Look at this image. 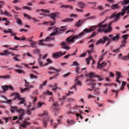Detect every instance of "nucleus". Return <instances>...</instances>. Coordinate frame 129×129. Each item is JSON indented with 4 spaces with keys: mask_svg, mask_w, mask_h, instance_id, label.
Segmentation results:
<instances>
[{
    "mask_svg": "<svg viewBox=\"0 0 129 129\" xmlns=\"http://www.w3.org/2000/svg\"><path fill=\"white\" fill-rule=\"evenodd\" d=\"M30 120L29 118H27L25 119L24 121H23L22 123L20 125V126L23 128H26V126L28 125H29L30 124V123L29 122L27 121Z\"/></svg>",
    "mask_w": 129,
    "mask_h": 129,
    "instance_id": "nucleus-11",
    "label": "nucleus"
},
{
    "mask_svg": "<svg viewBox=\"0 0 129 129\" xmlns=\"http://www.w3.org/2000/svg\"><path fill=\"white\" fill-rule=\"evenodd\" d=\"M59 28H55L53 30L54 31H56V32H57V34H61L64 31L63 30H62L61 29H58Z\"/></svg>",
    "mask_w": 129,
    "mask_h": 129,
    "instance_id": "nucleus-19",
    "label": "nucleus"
},
{
    "mask_svg": "<svg viewBox=\"0 0 129 129\" xmlns=\"http://www.w3.org/2000/svg\"><path fill=\"white\" fill-rule=\"evenodd\" d=\"M96 35V32L95 31L92 33V35L89 37L90 38H91L92 37L95 36Z\"/></svg>",
    "mask_w": 129,
    "mask_h": 129,
    "instance_id": "nucleus-53",
    "label": "nucleus"
},
{
    "mask_svg": "<svg viewBox=\"0 0 129 129\" xmlns=\"http://www.w3.org/2000/svg\"><path fill=\"white\" fill-rule=\"evenodd\" d=\"M1 88L4 92H5L8 90V85H7L2 86H1Z\"/></svg>",
    "mask_w": 129,
    "mask_h": 129,
    "instance_id": "nucleus-27",
    "label": "nucleus"
},
{
    "mask_svg": "<svg viewBox=\"0 0 129 129\" xmlns=\"http://www.w3.org/2000/svg\"><path fill=\"white\" fill-rule=\"evenodd\" d=\"M52 89L53 90V91H56L57 89V87H51Z\"/></svg>",
    "mask_w": 129,
    "mask_h": 129,
    "instance_id": "nucleus-60",
    "label": "nucleus"
},
{
    "mask_svg": "<svg viewBox=\"0 0 129 129\" xmlns=\"http://www.w3.org/2000/svg\"><path fill=\"white\" fill-rule=\"evenodd\" d=\"M23 8L24 9H26L30 11L32 10V9L30 7L27 6L23 7Z\"/></svg>",
    "mask_w": 129,
    "mask_h": 129,
    "instance_id": "nucleus-48",
    "label": "nucleus"
},
{
    "mask_svg": "<svg viewBox=\"0 0 129 129\" xmlns=\"http://www.w3.org/2000/svg\"><path fill=\"white\" fill-rule=\"evenodd\" d=\"M97 8L100 10H102L104 9L102 6H99Z\"/></svg>",
    "mask_w": 129,
    "mask_h": 129,
    "instance_id": "nucleus-64",
    "label": "nucleus"
},
{
    "mask_svg": "<svg viewBox=\"0 0 129 129\" xmlns=\"http://www.w3.org/2000/svg\"><path fill=\"white\" fill-rule=\"evenodd\" d=\"M74 20L72 18H67L61 20V21L64 22H71Z\"/></svg>",
    "mask_w": 129,
    "mask_h": 129,
    "instance_id": "nucleus-22",
    "label": "nucleus"
},
{
    "mask_svg": "<svg viewBox=\"0 0 129 129\" xmlns=\"http://www.w3.org/2000/svg\"><path fill=\"white\" fill-rule=\"evenodd\" d=\"M47 63L45 64V65H47L48 64H50L52 63V61L50 58H48L46 60Z\"/></svg>",
    "mask_w": 129,
    "mask_h": 129,
    "instance_id": "nucleus-37",
    "label": "nucleus"
},
{
    "mask_svg": "<svg viewBox=\"0 0 129 129\" xmlns=\"http://www.w3.org/2000/svg\"><path fill=\"white\" fill-rule=\"evenodd\" d=\"M15 71L19 74H21L23 73V74L25 73L24 71L22 70H20L19 69H14Z\"/></svg>",
    "mask_w": 129,
    "mask_h": 129,
    "instance_id": "nucleus-29",
    "label": "nucleus"
},
{
    "mask_svg": "<svg viewBox=\"0 0 129 129\" xmlns=\"http://www.w3.org/2000/svg\"><path fill=\"white\" fill-rule=\"evenodd\" d=\"M78 5L80 8H83L85 7V4L82 2H78Z\"/></svg>",
    "mask_w": 129,
    "mask_h": 129,
    "instance_id": "nucleus-24",
    "label": "nucleus"
},
{
    "mask_svg": "<svg viewBox=\"0 0 129 129\" xmlns=\"http://www.w3.org/2000/svg\"><path fill=\"white\" fill-rule=\"evenodd\" d=\"M54 32H53L51 33L50 34V36H54L55 35H57V32H56V31H54Z\"/></svg>",
    "mask_w": 129,
    "mask_h": 129,
    "instance_id": "nucleus-47",
    "label": "nucleus"
},
{
    "mask_svg": "<svg viewBox=\"0 0 129 129\" xmlns=\"http://www.w3.org/2000/svg\"><path fill=\"white\" fill-rule=\"evenodd\" d=\"M85 34L84 32H82L79 34L78 36H71L67 38L66 39V42H62L61 45L62 48L67 50H69L70 49V47L68 45L70 44L71 43H73L75 41V40L78 38L79 37Z\"/></svg>",
    "mask_w": 129,
    "mask_h": 129,
    "instance_id": "nucleus-1",
    "label": "nucleus"
},
{
    "mask_svg": "<svg viewBox=\"0 0 129 129\" xmlns=\"http://www.w3.org/2000/svg\"><path fill=\"white\" fill-rule=\"evenodd\" d=\"M4 14L6 15L7 16L9 17H11V16L10 14L6 11H5L4 13Z\"/></svg>",
    "mask_w": 129,
    "mask_h": 129,
    "instance_id": "nucleus-43",
    "label": "nucleus"
},
{
    "mask_svg": "<svg viewBox=\"0 0 129 129\" xmlns=\"http://www.w3.org/2000/svg\"><path fill=\"white\" fill-rule=\"evenodd\" d=\"M73 65L74 66H79V64L76 61H74L73 62Z\"/></svg>",
    "mask_w": 129,
    "mask_h": 129,
    "instance_id": "nucleus-55",
    "label": "nucleus"
},
{
    "mask_svg": "<svg viewBox=\"0 0 129 129\" xmlns=\"http://www.w3.org/2000/svg\"><path fill=\"white\" fill-rule=\"evenodd\" d=\"M40 11H41L43 12L44 13H50V11L48 10H44L43 9L37 10L36 11L37 12H39Z\"/></svg>",
    "mask_w": 129,
    "mask_h": 129,
    "instance_id": "nucleus-26",
    "label": "nucleus"
},
{
    "mask_svg": "<svg viewBox=\"0 0 129 129\" xmlns=\"http://www.w3.org/2000/svg\"><path fill=\"white\" fill-rule=\"evenodd\" d=\"M126 43V40H123L121 43V44L120 46V47H124Z\"/></svg>",
    "mask_w": 129,
    "mask_h": 129,
    "instance_id": "nucleus-33",
    "label": "nucleus"
},
{
    "mask_svg": "<svg viewBox=\"0 0 129 129\" xmlns=\"http://www.w3.org/2000/svg\"><path fill=\"white\" fill-rule=\"evenodd\" d=\"M4 52L5 55V56H7L11 54V52H9L8 50H4ZM11 54L12 56H13L14 55L13 53H11Z\"/></svg>",
    "mask_w": 129,
    "mask_h": 129,
    "instance_id": "nucleus-28",
    "label": "nucleus"
},
{
    "mask_svg": "<svg viewBox=\"0 0 129 129\" xmlns=\"http://www.w3.org/2000/svg\"><path fill=\"white\" fill-rule=\"evenodd\" d=\"M13 95L15 96V98L13 99L14 100H16L17 99L19 100H20L19 103V104H24L25 101V99L24 98H21L20 94L18 93H12Z\"/></svg>",
    "mask_w": 129,
    "mask_h": 129,
    "instance_id": "nucleus-4",
    "label": "nucleus"
},
{
    "mask_svg": "<svg viewBox=\"0 0 129 129\" xmlns=\"http://www.w3.org/2000/svg\"><path fill=\"white\" fill-rule=\"evenodd\" d=\"M86 76L87 77H89L90 78H92V77H97L100 81H102L103 80L102 78H100V76H99L96 75L94 73L92 72L86 74Z\"/></svg>",
    "mask_w": 129,
    "mask_h": 129,
    "instance_id": "nucleus-9",
    "label": "nucleus"
},
{
    "mask_svg": "<svg viewBox=\"0 0 129 129\" xmlns=\"http://www.w3.org/2000/svg\"><path fill=\"white\" fill-rule=\"evenodd\" d=\"M70 73H67L63 75V76L64 77H66L68 76L70 74Z\"/></svg>",
    "mask_w": 129,
    "mask_h": 129,
    "instance_id": "nucleus-63",
    "label": "nucleus"
},
{
    "mask_svg": "<svg viewBox=\"0 0 129 129\" xmlns=\"http://www.w3.org/2000/svg\"><path fill=\"white\" fill-rule=\"evenodd\" d=\"M104 22V21H103L100 23L97 26H95L93 25L91 26L89 29V32H91L94 30L98 27L99 28L97 29L98 32H104L105 33V24H103Z\"/></svg>",
    "mask_w": 129,
    "mask_h": 129,
    "instance_id": "nucleus-3",
    "label": "nucleus"
},
{
    "mask_svg": "<svg viewBox=\"0 0 129 129\" xmlns=\"http://www.w3.org/2000/svg\"><path fill=\"white\" fill-rule=\"evenodd\" d=\"M104 55V53L100 57L99 59V60L98 62L97 68L98 69H100L102 68L105 65V62H103L101 64H100V61L104 59L103 56Z\"/></svg>",
    "mask_w": 129,
    "mask_h": 129,
    "instance_id": "nucleus-7",
    "label": "nucleus"
},
{
    "mask_svg": "<svg viewBox=\"0 0 129 129\" xmlns=\"http://www.w3.org/2000/svg\"><path fill=\"white\" fill-rule=\"evenodd\" d=\"M14 39L15 40L20 41H24L26 39L25 37L24 36H23L20 38H19L16 36H15V37H14Z\"/></svg>",
    "mask_w": 129,
    "mask_h": 129,
    "instance_id": "nucleus-17",
    "label": "nucleus"
},
{
    "mask_svg": "<svg viewBox=\"0 0 129 129\" xmlns=\"http://www.w3.org/2000/svg\"><path fill=\"white\" fill-rule=\"evenodd\" d=\"M16 22L19 25H21L22 24V22L21 20L19 19H18L16 20Z\"/></svg>",
    "mask_w": 129,
    "mask_h": 129,
    "instance_id": "nucleus-44",
    "label": "nucleus"
},
{
    "mask_svg": "<svg viewBox=\"0 0 129 129\" xmlns=\"http://www.w3.org/2000/svg\"><path fill=\"white\" fill-rule=\"evenodd\" d=\"M120 3H121L122 5H125L128 3H129V0H123V2H120Z\"/></svg>",
    "mask_w": 129,
    "mask_h": 129,
    "instance_id": "nucleus-34",
    "label": "nucleus"
},
{
    "mask_svg": "<svg viewBox=\"0 0 129 129\" xmlns=\"http://www.w3.org/2000/svg\"><path fill=\"white\" fill-rule=\"evenodd\" d=\"M30 78L31 79H37L38 78L37 76L34 75L33 74H31L30 75Z\"/></svg>",
    "mask_w": 129,
    "mask_h": 129,
    "instance_id": "nucleus-40",
    "label": "nucleus"
},
{
    "mask_svg": "<svg viewBox=\"0 0 129 129\" xmlns=\"http://www.w3.org/2000/svg\"><path fill=\"white\" fill-rule=\"evenodd\" d=\"M83 21L81 20H79L75 24V25L77 27H80L82 24Z\"/></svg>",
    "mask_w": 129,
    "mask_h": 129,
    "instance_id": "nucleus-20",
    "label": "nucleus"
},
{
    "mask_svg": "<svg viewBox=\"0 0 129 129\" xmlns=\"http://www.w3.org/2000/svg\"><path fill=\"white\" fill-rule=\"evenodd\" d=\"M86 55V53H84L82 54L80 56H79L80 57H85Z\"/></svg>",
    "mask_w": 129,
    "mask_h": 129,
    "instance_id": "nucleus-61",
    "label": "nucleus"
},
{
    "mask_svg": "<svg viewBox=\"0 0 129 129\" xmlns=\"http://www.w3.org/2000/svg\"><path fill=\"white\" fill-rule=\"evenodd\" d=\"M40 50L38 49H36L34 51V53L35 54H38L39 53Z\"/></svg>",
    "mask_w": 129,
    "mask_h": 129,
    "instance_id": "nucleus-54",
    "label": "nucleus"
},
{
    "mask_svg": "<svg viewBox=\"0 0 129 129\" xmlns=\"http://www.w3.org/2000/svg\"><path fill=\"white\" fill-rule=\"evenodd\" d=\"M39 116L40 117L44 118L43 122V126L44 127L46 128V127L48 124V122L49 120L50 121L51 125H52L53 121L52 120H50L49 117L48 116V113L47 112L44 111L42 113L40 114Z\"/></svg>",
    "mask_w": 129,
    "mask_h": 129,
    "instance_id": "nucleus-2",
    "label": "nucleus"
},
{
    "mask_svg": "<svg viewBox=\"0 0 129 129\" xmlns=\"http://www.w3.org/2000/svg\"><path fill=\"white\" fill-rule=\"evenodd\" d=\"M105 42V36H104L103 38L98 40L96 42L95 44L98 45L100 44L104 43Z\"/></svg>",
    "mask_w": 129,
    "mask_h": 129,
    "instance_id": "nucleus-14",
    "label": "nucleus"
},
{
    "mask_svg": "<svg viewBox=\"0 0 129 129\" xmlns=\"http://www.w3.org/2000/svg\"><path fill=\"white\" fill-rule=\"evenodd\" d=\"M44 41H45L44 40H39V44L41 46L45 45V44H44V43H43V42Z\"/></svg>",
    "mask_w": 129,
    "mask_h": 129,
    "instance_id": "nucleus-39",
    "label": "nucleus"
},
{
    "mask_svg": "<svg viewBox=\"0 0 129 129\" xmlns=\"http://www.w3.org/2000/svg\"><path fill=\"white\" fill-rule=\"evenodd\" d=\"M45 103L44 102H39L37 104V108H40L43 105H44Z\"/></svg>",
    "mask_w": 129,
    "mask_h": 129,
    "instance_id": "nucleus-31",
    "label": "nucleus"
},
{
    "mask_svg": "<svg viewBox=\"0 0 129 129\" xmlns=\"http://www.w3.org/2000/svg\"><path fill=\"white\" fill-rule=\"evenodd\" d=\"M31 106V104H30L29 105H28L27 109L26 110V111L27 112L28 114L29 115H30L32 113V112H31V111H34L36 109V108H35L34 107L32 108L31 109H30V108Z\"/></svg>",
    "mask_w": 129,
    "mask_h": 129,
    "instance_id": "nucleus-13",
    "label": "nucleus"
},
{
    "mask_svg": "<svg viewBox=\"0 0 129 129\" xmlns=\"http://www.w3.org/2000/svg\"><path fill=\"white\" fill-rule=\"evenodd\" d=\"M48 69L51 70H54L57 72H59L60 71V70L58 69H57L54 68L53 67H51L48 68Z\"/></svg>",
    "mask_w": 129,
    "mask_h": 129,
    "instance_id": "nucleus-30",
    "label": "nucleus"
},
{
    "mask_svg": "<svg viewBox=\"0 0 129 129\" xmlns=\"http://www.w3.org/2000/svg\"><path fill=\"white\" fill-rule=\"evenodd\" d=\"M24 16L25 17H27L28 19H31V17L30 15L25 13L24 14Z\"/></svg>",
    "mask_w": 129,
    "mask_h": 129,
    "instance_id": "nucleus-42",
    "label": "nucleus"
},
{
    "mask_svg": "<svg viewBox=\"0 0 129 129\" xmlns=\"http://www.w3.org/2000/svg\"><path fill=\"white\" fill-rule=\"evenodd\" d=\"M29 90V88H28L26 87L25 88H24L23 89H21V92L23 91H28Z\"/></svg>",
    "mask_w": 129,
    "mask_h": 129,
    "instance_id": "nucleus-45",
    "label": "nucleus"
},
{
    "mask_svg": "<svg viewBox=\"0 0 129 129\" xmlns=\"http://www.w3.org/2000/svg\"><path fill=\"white\" fill-rule=\"evenodd\" d=\"M90 81L91 82H95V81L94 80H93L92 78H90L89 79H87L86 80V81L88 82V81Z\"/></svg>",
    "mask_w": 129,
    "mask_h": 129,
    "instance_id": "nucleus-57",
    "label": "nucleus"
},
{
    "mask_svg": "<svg viewBox=\"0 0 129 129\" xmlns=\"http://www.w3.org/2000/svg\"><path fill=\"white\" fill-rule=\"evenodd\" d=\"M59 74H57L56 75L54 76H53L50 78H49V79L50 80H52V79H54L56 77H57L58 76H59Z\"/></svg>",
    "mask_w": 129,
    "mask_h": 129,
    "instance_id": "nucleus-46",
    "label": "nucleus"
},
{
    "mask_svg": "<svg viewBox=\"0 0 129 129\" xmlns=\"http://www.w3.org/2000/svg\"><path fill=\"white\" fill-rule=\"evenodd\" d=\"M58 14V13L56 12L54 13H52L50 15V16L51 18L53 20H54L56 17H57V15Z\"/></svg>",
    "mask_w": 129,
    "mask_h": 129,
    "instance_id": "nucleus-15",
    "label": "nucleus"
},
{
    "mask_svg": "<svg viewBox=\"0 0 129 129\" xmlns=\"http://www.w3.org/2000/svg\"><path fill=\"white\" fill-rule=\"evenodd\" d=\"M61 51L53 53L52 54L53 57L55 59H57L61 57Z\"/></svg>",
    "mask_w": 129,
    "mask_h": 129,
    "instance_id": "nucleus-12",
    "label": "nucleus"
},
{
    "mask_svg": "<svg viewBox=\"0 0 129 129\" xmlns=\"http://www.w3.org/2000/svg\"><path fill=\"white\" fill-rule=\"evenodd\" d=\"M8 90L9 89L11 90H13L14 88L11 85L8 86Z\"/></svg>",
    "mask_w": 129,
    "mask_h": 129,
    "instance_id": "nucleus-49",
    "label": "nucleus"
},
{
    "mask_svg": "<svg viewBox=\"0 0 129 129\" xmlns=\"http://www.w3.org/2000/svg\"><path fill=\"white\" fill-rule=\"evenodd\" d=\"M120 49V48L119 47L117 48L116 49L114 50L113 51L114 52L117 53L119 52V51Z\"/></svg>",
    "mask_w": 129,
    "mask_h": 129,
    "instance_id": "nucleus-56",
    "label": "nucleus"
},
{
    "mask_svg": "<svg viewBox=\"0 0 129 129\" xmlns=\"http://www.w3.org/2000/svg\"><path fill=\"white\" fill-rule=\"evenodd\" d=\"M129 36L128 34H125L123 35L122 37L123 38L124 40H126L127 39L128 37Z\"/></svg>",
    "mask_w": 129,
    "mask_h": 129,
    "instance_id": "nucleus-38",
    "label": "nucleus"
},
{
    "mask_svg": "<svg viewBox=\"0 0 129 129\" xmlns=\"http://www.w3.org/2000/svg\"><path fill=\"white\" fill-rule=\"evenodd\" d=\"M50 23V25H54L55 24V22H52L50 21L49 22H44L42 24L43 25H45V24H48L49 23Z\"/></svg>",
    "mask_w": 129,
    "mask_h": 129,
    "instance_id": "nucleus-25",
    "label": "nucleus"
},
{
    "mask_svg": "<svg viewBox=\"0 0 129 129\" xmlns=\"http://www.w3.org/2000/svg\"><path fill=\"white\" fill-rule=\"evenodd\" d=\"M116 75L117 76V78H120L121 77V74L120 72H116Z\"/></svg>",
    "mask_w": 129,
    "mask_h": 129,
    "instance_id": "nucleus-41",
    "label": "nucleus"
},
{
    "mask_svg": "<svg viewBox=\"0 0 129 129\" xmlns=\"http://www.w3.org/2000/svg\"><path fill=\"white\" fill-rule=\"evenodd\" d=\"M79 66L76 67V71L77 72V74H78L79 73Z\"/></svg>",
    "mask_w": 129,
    "mask_h": 129,
    "instance_id": "nucleus-58",
    "label": "nucleus"
},
{
    "mask_svg": "<svg viewBox=\"0 0 129 129\" xmlns=\"http://www.w3.org/2000/svg\"><path fill=\"white\" fill-rule=\"evenodd\" d=\"M122 13H123L122 12H121L118 13L117 14H116V13H114L111 16L110 18H112L114 17H115V21H118L119 19L120 15L122 16L124 15H122Z\"/></svg>",
    "mask_w": 129,
    "mask_h": 129,
    "instance_id": "nucleus-6",
    "label": "nucleus"
},
{
    "mask_svg": "<svg viewBox=\"0 0 129 129\" xmlns=\"http://www.w3.org/2000/svg\"><path fill=\"white\" fill-rule=\"evenodd\" d=\"M121 59L122 60H126L127 59H128V57H127V56H125L124 57H121Z\"/></svg>",
    "mask_w": 129,
    "mask_h": 129,
    "instance_id": "nucleus-50",
    "label": "nucleus"
},
{
    "mask_svg": "<svg viewBox=\"0 0 129 129\" xmlns=\"http://www.w3.org/2000/svg\"><path fill=\"white\" fill-rule=\"evenodd\" d=\"M109 75L110 77L112 78L114 77L115 75L114 74L111 72L110 73Z\"/></svg>",
    "mask_w": 129,
    "mask_h": 129,
    "instance_id": "nucleus-59",
    "label": "nucleus"
},
{
    "mask_svg": "<svg viewBox=\"0 0 129 129\" xmlns=\"http://www.w3.org/2000/svg\"><path fill=\"white\" fill-rule=\"evenodd\" d=\"M113 21H112L109 23L108 25L105 24V33H110L112 30L111 25Z\"/></svg>",
    "mask_w": 129,
    "mask_h": 129,
    "instance_id": "nucleus-8",
    "label": "nucleus"
},
{
    "mask_svg": "<svg viewBox=\"0 0 129 129\" xmlns=\"http://www.w3.org/2000/svg\"><path fill=\"white\" fill-rule=\"evenodd\" d=\"M126 83L124 81H122V86L120 87V90H122L124 87L126 85Z\"/></svg>",
    "mask_w": 129,
    "mask_h": 129,
    "instance_id": "nucleus-32",
    "label": "nucleus"
},
{
    "mask_svg": "<svg viewBox=\"0 0 129 129\" xmlns=\"http://www.w3.org/2000/svg\"><path fill=\"white\" fill-rule=\"evenodd\" d=\"M95 18V17L94 16H92L91 17H90L86 19L87 20H89V19H94Z\"/></svg>",
    "mask_w": 129,
    "mask_h": 129,
    "instance_id": "nucleus-52",
    "label": "nucleus"
},
{
    "mask_svg": "<svg viewBox=\"0 0 129 129\" xmlns=\"http://www.w3.org/2000/svg\"><path fill=\"white\" fill-rule=\"evenodd\" d=\"M22 110H23V109H20L16 106H12L11 107V111L12 113H14L15 112L19 113Z\"/></svg>",
    "mask_w": 129,
    "mask_h": 129,
    "instance_id": "nucleus-10",
    "label": "nucleus"
},
{
    "mask_svg": "<svg viewBox=\"0 0 129 129\" xmlns=\"http://www.w3.org/2000/svg\"><path fill=\"white\" fill-rule=\"evenodd\" d=\"M92 59V57L90 56L88 58H87L86 59V62L87 64L88 65L90 64L89 61Z\"/></svg>",
    "mask_w": 129,
    "mask_h": 129,
    "instance_id": "nucleus-35",
    "label": "nucleus"
},
{
    "mask_svg": "<svg viewBox=\"0 0 129 129\" xmlns=\"http://www.w3.org/2000/svg\"><path fill=\"white\" fill-rule=\"evenodd\" d=\"M36 42L35 41H33L31 43V47L33 48H35L36 47Z\"/></svg>",
    "mask_w": 129,
    "mask_h": 129,
    "instance_id": "nucleus-36",
    "label": "nucleus"
},
{
    "mask_svg": "<svg viewBox=\"0 0 129 129\" xmlns=\"http://www.w3.org/2000/svg\"><path fill=\"white\" fill-rule=\"evenodd\" d=\"M67 123L69 125L72 124L73 122V120H67Z\"/></svg>",
    "mask_w": 129,
    "mask_h": 129,
    "instance_id": "nucleus-51",
    "label": "nucleus"
},
{
    "mask_svg": "<svg viewBox=\"0 0 129 129\" xmlns=\"http://www.w3.org/2000/svg\"><path fill=\"white\" fill-rule=\"evenodd\" d=\"M129 10V5L126 7H125L122 10V12L123 13L122 15H124L126 11Z\"/></svg>",
    "mask_w": 129,
    "mask_h": 129,
    "instance_id": "nucleus-21",
    "label": "nucleus"
},
{
    "mask_svg": "<svg viewBox=\"0 0 129 129\" xmlns=\"http://www.w3.org/2000/svg\"><path fill=\"white\" fill-rule=\"evenodd\" d=\"M24 109L22 110H21V111L19 112V113H20V115L19 116V119L21 120H22V116L23 115L24 113Z\"/></svg>",
    "mask_w": 129,
    "mask_h": 129,
    "instance_id": "nucleus-18",
    "label": "nucleus"
},
{
    "mask_svg": "<svg viewBox=\"0 0 129 129\" xmlns=\"http://www.w3.org/2000/svg\"><path fill=\"white\" fill-rule=\"evenodd\" d=\"M119 37L120 35L119 34H117L116 35L113 37L111 39L109 38L108 37H105V41L106 40H108V43L106 44V45L107 46L108 45L111 43V41L112 40H113L114 41H115L116 40H118L119 39Z\"/></svg>",
    "mask_w": 129,
    "mask_h": 129,
    "instance_id": "nucleus-5",
    "label": "nucleus"
},
{
    "mask_svg": "<svg viewBox=\"0 0 129 129\" xmlns=\"http://www.w3.org/2000/svg\"><path fill=\"white\" fill-rule=\"evenodd\" d=\"M25 82V86L26 87L28 88H33L34 87V86L30 85L29 83L27 82L26 79H24L23 80Z\"/></svg>",
    "mask_w": 129,
    "mask_h": 129,
    "instance_id": "nucleus-16",
    "label": "nucleus"
},
{
    "mask_svg": "<svg viewBox=\"0 0 129 129\" xmlns=\"http://www.w3.org/2000/svg\"><path fill=\"white\" fill-rule=\"evenodd\" d=\"M60 28H62L63 29H62V30H63V31H64L65 30H66V26H61L60 27Z\"/></svg>",
    "mask_w": 129,
    "mask_h": 129,
    "instance_id": "nucleus-62",
    "label": "nucleus"
},
{
    "mask_svg": "<svg viewBox=\"0 0 129 129\" xmlns=\"http://www.w3.org/2000/svg\"><path fill=\"white\" fill-rule=\"evenodd\" d=\"M112 9H116L119 8L118 5V4H113L111 6Z\"/></svg>",
    "mask_w": 129,
    "mask_h": 129,
    "instance_id": "nucleus-23",
    "label": "nucleus"
}]
</instances>
